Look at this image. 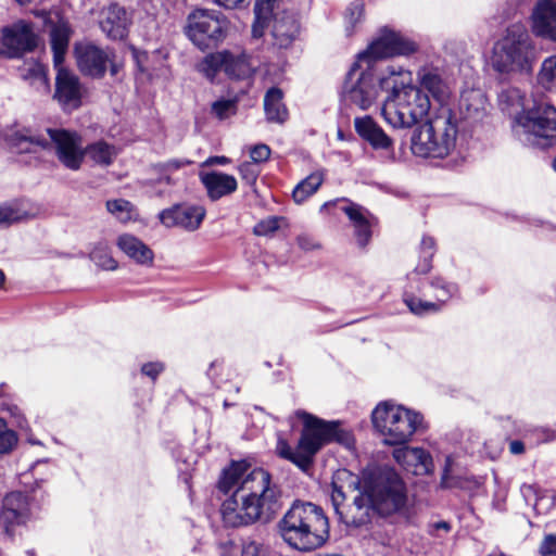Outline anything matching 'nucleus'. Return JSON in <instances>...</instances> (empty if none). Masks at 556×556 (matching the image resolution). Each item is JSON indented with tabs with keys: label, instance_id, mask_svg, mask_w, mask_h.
Returning <instances> with one entry per match:
<instances>
[{
	"label": "nucleus",
	"instance_id": "obj_56",
	"mask_svg": "<svg viewBox=\"0 0 556 556\" xmlns=\"http://www.w3.org/2000/svg\"><path fill=\"white\" fill-rule=\"evenodd\" d=\"M296 241L299 247L304 251H309L316 248L314 241L307 236H299Z\"/></svg>",
	"mask_w": 556,
	"mask_h": 556
},
{
	"label": "nucleus",
	"instance_id": "obj_38",
	"mask_svg": "<svg viewBox=\"0 0 556 556\" xmlns=\"http://www.w3.org/2000/svg\"><path fill=\"white\" fill-rule=\"evenodd\" d=\"M365 18V5L362 0L351 2L344 12V30L346 36L353 35Z\"/></svg>",
	"mask_w": 556,
	"mask_h": 556
},
{
	"label": "nucleus",
	"instance_id": "obj_26",
	"mask_svg": "<svg viewBox=\"0 0 556 556\" xmlns=\"http://www.w3.org/2000/svg\"><path fill=\"white\" fill-rule=\"evenodd\" d=\"M356 132L376 150H392L393 140L370 117H357L354 121Z\"/></svg>",
	"mask_w": 556,
	"mask_h": 556
},
{
	"label": "nucleus",
	"instance_id": "obj_39",
	"mask_svg": "<svg viewBox=\"0 0 556 556\" xmlns=\"http://www.w3.org/2000/svg\"><path fill=\"white\" fill-rule=\"evenodd\" d=\"M198 70L207 79L213 81L218 72H220V71L225 72V53H224V51L206 55L199 63Z\"/></svg>",
	"mask_w": 556,
	"mask_h": 556
},
{
	"label": "nucleus",
	"instance_id": "obj_5",
	"mask_svg": "<svg viewBox=\"0 0 556 556\" xmlns=\"http://www.w3.org/2000/svg\"><path fill=\"white\" fill-rule=\"evenodd\" d=\"M47 137L29 130L14 131L8 136L9 147L17 153H35L53 150L58 161L70 170L80 169L85 150L83 138L77 131L64 128H47Z\"/></svg>",
	"mask_w": 556,
	"mask_h": 556
},
{
	"label": "nucleus",
	"instance_id": "obj_55",
	"mask_svg": "<svg viewBox=\"0 0 556 556\" xmlns=\"http://www.w3.org/2000/svg\"><path fill=\"white\" fill-rule=\"evenodd\" d=\"M31 75L35 79L39 80L43 86H47V76L45 68L40 64H34L30 68Z\"/></svg>",
	"mask_w": 556,
	"mask_h": 556
},
{
	"label": "nucleus",
	"instance_id": "obj_58",
	"mask_svg": "<svg viewBox=\"0 0 556 556\" xmlns=\"http://www.w3.org/2000/svg\"><path fill=\"white\" fill-rule=\"evenodd\" d=\"M229 163V159L226 156H211L205 162L204 165H226Z\"/></svg>",
	"mask_w": 556,
	"mask_h": 556
},
{
	"label": "nucleus",
	"instance_id": "obj_42",
	"mask_svg": "<svg viewBox=\"0 0 556 556\" xmlns=\"http://www.w3.org/2000/svg\"><path fill=\"white\" fill-rule=\"evenodd\" d=\"M106 208L112 215L123 223L132 218L134 205L127 200H109L106 202Z\"/></svg>",
	"mask_w": 556,
	"mask_h": 556
},
{
	"label": "nucleus",
	"instance_id": "obj_28",
	"mask_svg": "<svg viewBox=\"0 0 556 556\" xmlns=\"http://www.w3.org/2000/svg\"><path fill=\"white\" fill-rule=\"evenodd\" d=\"M200 178L207 191L208 198L213 201L231 194L238 187L237 180L233 176L222 172L201 174Z\"/></svg>",
	"mask_w": 556,
	"mask_h": 556
},
{
	"label": "nucleus",
	"instance_id": "obj_61",
	"mask_svg": "<svg viewBox=\"0 0 556 556\" xmlns=\"http://www.w3.org/2000/svg\"><path fill=\"white\" fill-rule=\"evenodd\" d=\"M431 527H432V530L430 531L431 534H434V531L442 530L444 532H448L451 530V526L446 521H438V522L433 523Z\"/></svg>",
	"mask_w": 556,
	"mask_h": 556
},
{
	"label": "nucleus",
	"instance_id": "obj_40",
	"mask_svg": "<svg viewBox=\"0 0 556 556\" xmlns=\"http://www.w3.org/2000/svg\"><path fill=\"white\" fill-rule=\"evenodd\" d=\"M276 450L280 457L292 462L302 469L306 468L311 464L308 456L299 448V445L296 446V450H292L287 441L279 439Z\"/></svg>",
	"mask_w": 556,
	"mask_h": 556
},
{
	"label": "nucleus",
	"instance_id": "obj_10",
	"mask_svg": "<svg viewBox=\"0 0 556 556\" xmlns=\"http://www.w3.org/2000/svg\"><path fill=\"white\" fill-rule=\"evenodd\" d=\"M372 424L388 445L407 443L421 427L422 416L390 401L382 402L372 412Z\"/></svg>",
	"mask_w": 556,
	"mask_h": 556
},
{
	"label": "nucleus",
	"instance_id": "obj_43",
	"mask_svg": "<svg viewBox=\"0 0 556 556\" xmlns=\"http://www.w3.org/2000/svg\"><path fill=\"white\" fill-rule=\"evenodd\" d=\"M211 113L218 119H226L237 113V101L219 99L212 103Z\"/></svg>",
	"mask_w": 556,
	"mask_h": 556
},
{
	"label": "nucleus",
	"instance_id": "obj_64",
	"mask_svg": "<svg viewBox=\"0 0 556 556\" xmlns=\"http://www.w3.org/2000/svg\"><path fill=\"white\" fill-rule=\"evenodd\" d=\"M3 280H4V275H3V273L0 270V286L2 285Z\"/></svg>",
	"mask_w": 556,
	"mask_h": 556
},
{
	"label": "nucleus",
	"instance_id": "obj_36",
	"mask_svg": "<svg viewBox=\"0 0 556 556\" xmlns=\"http://www.w3.org/2000/svg\"><path fill=\"white\" fill-rule=\"evenodd\" d=\"M325 179L324 170H316L301 180L293 189L292 197L295 203L301 204L313 195Z\"/></svg>",
	"mask_w": 556,
	"mask_h": 556
},
{
	"label": "nucleus",
	"instance_id": "obj_54",
	"mask_svg": "<svg viewBox=\"0 0 556 556\" xmlns=\"http://www.w3.org/2000/svg\"><path fill=\"white\" fill-rule=\"evenodd\" d=\"M163 369L164 367L161 363H148L141 367L142 374L153 380L163 371Z\"/></svg>",
	"mask_w": 556,
	"mask_h": 556
},
{
	"label": "nucleus",
	"instance_id": "obj_47",
	"mask_svg": "<svg viewBox=\"0 0 556 556\" xmlns=\"http://www.w3.org/2000/svg\"><path fill=\"white\" fill-rule=\"evenodd\" d=\"M280 226V218L278 217H268L261 222H258L254 226V233L256 236H268L274 233Z\"/></svg>",
	"mask_w": 556,
	"mask_h": 556
},
{
	"label": "nucleus",
	"instance_id": "obj_35",
	"mask_svg": "<svg viewBox=\"0 0 556 556\" xmlns=\"http://www.w3.org/2000/svg\"><path fill=\"white\" fill-rule=\"evenodd\" d=\"M33 216L26 207V202L16 200L0 205V227H9Z\"/></svg>",
	"mask_w": 556,
	"mask_h": 556
},
{
	"label": "nucleus",
	"instance_id": "obj_25",
	"mask_svg": "<svg viewBox=\"0 0 556 556\" xmlns=\"http://www.w3.org/2000/svg\"><path fill=\"white\" fill-rule=\"evenodd\" d=\"M420 89L428 91L434 100L443 103L451 96L448 83L442 77L438 68L424 66L417 72Z\"/></svg>",
	"mask_w": 556,
	"mask_h": 556
},
{
	"label": "nucleus",
	"instance_id": "obj_16",
	"mask_svg": "<svg viewBox=\"0 0 556 556\" xmlns=\"http://www.w3.org/2000/svg\"><path fill=\"white\" fill-rule=\"evenodd\" d=\"M39 505L35 496H28L22 492H11L2 503L1 520L9 527L20 526L30 520L38 511Z\"/></svg>",
	"mask_w": 556,
	"mask_h": 556
},
{
	"label": "nucleus",
	"instance_id": "obj_27",
	"mask_svg": "<svg viewBox=\"0 0 556 556\" xmlns=\"http://www.w3.org/2000/svg\"><path fill=\"white\" fill-rule=\"evenodd\" d=\"M300 24L296 16L290 12L276 13L273 24V36L276 45L287 48L296 38Z\"/></svg>",
	"mask_w": 556,
	"mask_h": 556
},
{
	"label": "nucleus",
	"instance_id": "obj_29",
	"mask_svg": "<svg viewBox=\"0 0 556 556\" xmlns=\"http://www.w3.org/2000/svg\"><path fill=\"white\" fill-rule=\"evenodd\" d=\"M116 244L129 258L140 265H152L153 251L139 238L124 233L117 238Z\"/></svg>",
	"mask_w": 556,
	"mask_h": 556
},
{
	"label": "nucleus",
	"instance_id": "obj_13",
	"mask_svg": "<svg viewBox=\"0 0 556 556\" xmlns=\"http://www.w3.org/2000/svg\"><path fill=\"white\" fill-rule=\"evenodd\" d=\"M417 49L416 42L399 31L384 27L380 29L368 48L358 54L357 60L359 63L371 66L374 61L395 55H408L416 52Z\"/></svg>",
	"mask_w": 556,
	"mask_h": 556
},
{
	"label": "nucleus",
	"instance_id": "obj_7",
	"mask_svg": "<svg viewBox=\"0 0 556 556\" xmlns=\"http://www.w3.org/2000/svg\"><path fill=\"white\" fill-rule=\"evenodd\" d=\"M434 240L431 237H424L420 244V262L414 273L408 276L410 286L405 290L403 301L409 311L415 315H426L438 312L442 304L447 302L457 292L456 285L445 281L441 277L433 278L428 285H424L420 293L422 296L432 295L437 302L425 301L413 292L412 282L419 274H427L431 269V260L434 255Z\"/></svg>",
	"mask_w": 556,
	"mask_h": 556
},
{
	"label": "nucleus",
	"instance_id": "obj_2",
	"mask_svg": "<svg viewBox=\"0 0 556 556\" xmlns=\"http://www.w3.org/2000/svg\"><path fill=\"white\" fill-rule=\"evenodd\" d=\"M218 489L232 495L220 508L226 527L240 528L269 519L279 509L281 490L264 468H251L245 462H233L218 481Z\"/></svg>",
	"mask_w": 556,
	"mask_h": 556
},
{
	"label": "nucleus",
	"instance_id": "obj_57",
	"mask_svg": "<svg viewBox=\"0 0 556 556\" xmlns=\"http://www.w3.org/2000/svg\"><path fill=\"white\" fill-rule=\"evenodd\" d=\"M10 412H11L12 416L15 418V424L17 427H20L22 429L27 427V422H26L24 416L22 415V413L20 412V409L16 406L10 408Z\"/></svg>",
	"mask_w": 556,
	"mask_h": 556
},
{
	"label": "nucleus",
	"instance_id": "obj_34",
	"mask_svg": "<svg viewBox=\"0 0 556 556\" xmlns=\"http://www.w3.org/2000/svg\"><path fill=\"white\" fill-rule=\"evenodd\" d=\"M84 150L86 151L85 156L104 167L110 166L117 155L116 148L102 140L88 144Z\"/></svg>",
	"mask_w": 556,
	"mask_h": 556
},
{
	"label": "nucleus",
	"instance_id": "obj_18",
	"mask_svg": "<svg viewBox=\"0 0 556 556\" xmlns=\"http://www.w3.org/2000/svg\"><path fill=\"white\" fill-rule=\"evenodd\" d=\"M76 59L79 70L91 77H102L109 65L112 75H116L118 72V66L113 63L112 54L94 45L78 46Z\"/></svg>",
	"mask_w": 556,
	"mask_h": 556
},
{
	"label": "nucleus",
	"instance_id": "obj_12",
	"mask_svg": "<svg viewBox=\"0 0 556 556\" xmlns=\"http://www.w3.org/2000/svg\"><path fill=\"white\" fill-rule=\"evenodd\" d=\"M380 79L375 76L371 66L357 61L348 73L342 91L343 101L362 110L369 109L382 89Z\"/></svg>",
	"mask_w": 556,
	"mask_h": 556
},
{
	"label": "nucleus",
	"instance_id": "obj_1",
	"mask_svg": "<svg viewBox=\"0 0 556 556\" xmlns=\"http://www.w3.org/2000/svg\"><path fill=\"white\" fill-rule=\"evenodd\" d=\"M330 501L339 519L348 527H367L376 517L402 514L407 507V490L390 467L367 468L359 478L338 471L331 482Z\"/></svg>",
	"mask_w": 556,
	"mask_h": 556
},
{
	"label": "nucleus",
	"instance_id": "obj_19",
	"mask_svg": "<svg viewBox=\"0 0 556 556\" xmlns=\"http://www.w3.org/2000/svg\"><path fill=\"white\" fill-rule=\"evenodd\" d=\"M36 45L37 39L30 26L24 22H18L3 29L0 55L18 58L25 52L31 51Z\"/></svg>",
	"mask_w": 556,
	"mask_h": 556
},
{
	"label": "nucleus",
	"instance_id": "obj_31",
	"mask_svg": "<svg viewBox=\"0 0 556 556\" xmlns=\"http://www.w3.org/2000/svg\"><path fill=\"white\" fill-rule=\"evenodd\" d=\"M225 53V74L232 79H248L255 70L254 63L245 53Z\"/></svg>",
	"mask_w": 556,
	"mask_h": 556
},
{
	"label": "nucleus",
	"instance_id": "obj_33",
	"mask_svg": "<svg viewBox=\"0 0 556 556\" xmlns=\"http://www.w3.org/2000/svg\"><path fill=\"white\" fill-rule=\"evenodd\" d=\"M277 0H256L254 5V23L252 25V36L261 38L268 27L269 21L274 14Z\"/></svg>",
	"mask_w": 556,
	"mask_h": 556
},
{
	"label": "nucleus",
	"instance_id": "obj_24",
	"mask_svg": "<svg viewBox=\"0 0 556 556\" xmlns=\"http://www.w3.org/2000/svg\"><path fill=\"white\" fill-rule=\"evenodd\" d=\"M486 111V97L480 89H467L460 94L458 103V122L462 119L472 125L482 119Z\"/></svg>",
	"mask_w": 556,
	"mask_h": 556
},
{
	"label": "nucleus",
	"instance_id": "obj_20",
	"mask_svg": "<svg viewBox=\"0 0 556 556\" xmlns=\"http://www.w3.org/2000/svg\"><path fill=\"white\" fill-rule=\"evenodd\" d=\"M205 215L206 210L202 205L181 204L163 210L159 218L167 228L179 227L187 231H194L199 229Z\"/></svg>",
	"mask_w": 556,
	"mask_h": 556
},
{
	"label": "nucleus",
	"instance_id": "obj_46",
	"mask_svg": "<svg viewBox=\"0 0 556 556\" xmlns=\"http://www.w3.org/2000/svg\"><path fill=\"white\" fill-rule=\"evenodd\" d=\"M15 443V433L8 429L5 421L0 418V454L11 451Z\"/></svg>",
	"mask_w": 556,
	"mask_h": 556
},
{
	"label": "nucleus",
	"instance_id": "obj_53",
	"mask_svg": "<svg viewBox=\"0 0 556 556\" xmlns=\"http://www.w3.org/2000/svg\"><path fill=\"white\" fill-rule=\"evenodd\" d=\"M540 553L542 556L556 555V534H547L540 545Z\"/></svg>",
	"mask_w": 556,
	"mask_h": 556
},
{
	"label": "nucleus",
	"instance_id": "obj_11",
	"mask_svg": "<svg viewBox=\"0 0 556 556\" xmlns=\"http://www.w3.org/2000/svg\"><path fill=\"white\" fill-rule=\"evenodd\" d=\"M293 418L302 421L303 429L299 440V448L308 456L311 462L325 444L336 441L350 447L353 443L351 433L341 429L337 422L325 421L305 410H296L290 417V421Z\"/></svg>",
	"mask_w": 556,
	"mask_h": 556
},
{
	"label": "nucleus",
	"instance_id": "obj_62",
	"mask_svg": "<svg viewBox=\"0 0 556 556\" xmlns=\"http://www.w3.org/2000/svg\"><path fill=\"white\" fill-rule=\"evenodd\" d=\"M450 466V457H447L446 459V466H445V469H444V473L442 476V485L443 486H450V483L447 481V467Z\"/></svg>",
	"mask_w": 556,
	"mask_h": 556
},
{
	"label": "nucleus",
	"instance_id": "obj_52",
	"mask_svg": "<svg viewBox=\"0 0 556 556\" xmlns=\"http://www.w3.org/2000/svg\"><path fill=\"white\" fill-rule=\"evenodd\" d=\"M536 444L548 443L556 440V431L547 428L534 429L531 433Z\"/></svg>",
	"mask_w": 556,
	"mask_h": 556
},
{
	"label": "nucleus",
	"instance_id": "obj_60",
	"mask_svg": "<svg viewBox=\"0 0 556 556\" xmlns=\"http://www.w3.org/2000/svg\"><path fill=\"white\" fill-rule=\"evenodd\" d=\"M244 0H215V2L226 9L238 8Z\"/></svg>",
	"mask_w": 556,
	"mask_h": 556
},
{
	"label": "nucleus",
	"instance_id": "obj_21",
	"mask_svg": "<svg viewBox=\"0 0 556 556\" xmlns=\"http://www.w3.org/2000/svg\"><path fill=\"white\" fill-rule=\"evenodd\" d=\"M55 68L58 75L54 97L64 110L79 108L81 104V87L78 77L63 68L62 65Z\"/></svg>",
	"mask_w": 556,
	"mask_h": 556
},
{
	"label": "nucleus",
	"instance_id": "obj_22",
	"mask_svg": "<svg viewBox=\"0 0 556 556\" xmlns=\"http://www.w3.org/2000/svg\"><path fill=\"white\" fill-rule=\"evenodd\" d=\"M393 457L407 472L415 476L429 475L433 471L431 455L420 447H400L394 450Z\"/></svg>",
	"mask_w": 556,
	"mask_h": 556
},
{
	"label": "nucleus",
	"instance_id": "obj_59",
	"mask_svg": "<svg viewBox=\"0 0 556 556\" xmlns=\"http://www.w3.org/2000/svg\"><path fill=\"white\" fill-rule=\"evenodd\" d=\"M509 451L511 454L519 455L525 452V444L519 440H514L509 443Z\"/></svg>",
	"mask_w": 556,
	"mask_h": 556
},
{
	"label": "nucleus",
	"instance_id": "obj_14",
	"mask_svg": "<svg viewBox=\"0 0 556 556\" xmlns=\"http://www.w3.org/2000/svg\"><path fill=\"white\" fill-rule=\"evenodd\" d=\"M226 21L212 10L198 9L188 16L187 36L200 49L216 45L224 38Z\"/></svg>",
	"mask_w": 556,
	"mask_h": 556
},
{
	"label": "nucleus",
	"instance_id": "obj_45",
	"mask_svg": "<svg viewBox=\"0 0 556 556\" xmlns=\"http://www.w3.org/2000/svg\"><path fill=\"white\" fill-rule=\"evenodd\" d=\"M238 170L242 180L249 186L255 185L261 173L260 166L252 161L240 164Z\"/></svg>",
	"mask_w": 556,
	"mask_h": 556
},
{
	"label": "nucleus",
	"instance_id": "obj_44",
	"mask_svg": "<svg viewBox=\"0 0 556 556\" xmlns=\"http://www.w3.org/2000/svg\"><path fill=\"white\" fill-rule=\"evenodd\" d=\"M521 493L525 497V500L530 503L533 501V507L538 510L541 509V506L542 508L544 509H548L549 507H552L554 505V497H551L548 498V503L547 505H543V497L539 496V490L535 485L533 484H523L521 486Z\"/></svg>",
	"mask_w": 556,
	"mask_h": 556
},
{
	"label": "nucleus",
	"instance_id": "obj_9",
	"mask_svg": "<svg viewBox=\"0 0 556 556\" xmlns=\"http://www.w3.org/2000/svg\"><path fill=\"white\" fill-rule=\"evenodd\" d=\"M513 130L528 146L547 148L556 144V108L540 102L523 109L515 116Z\"/></svg>",
	"mask_w": 556,
	"mask_h": 556
},
{
	"label": "nucleus",
	"instance_id": "obj_3",
	"mask_svg": "<svg viewBox=\"0 0 556 556\" xmlns=\"http://www.w3.org/2000/svg\"><path fill=\"white\" fill-rule=\"evenodd\" d=\"M412 72L397 64L388 65L381 76V88H391L382 104L384 121L393 128H412L429 114L427 93L412 85Z\"/></svg>",
	"mask_w": 556,
	"mask_h": 556
},
{
	"label": "nucleus",
	"instance_id": "obj_37",
	"mask_svg": "<svg viewBox=\"0 0 556 556\" xmlns=\"http://www.w3.org/2000/svg\"><path fill=\"white\" fill-rule=\"evenodd\" d=\"M536 81L544 90L556 92V54L543 60Z\"/></svg>",
	"mask_w": 556,
	"mask_h": 556
},
{
	"label": "nucleus",
	"instance_id": "obj_41",
	"mask_svg": "<svg viewBox=\"0 0 556 556\" xmlns=\"http://www.w3.org/2000/svg\"><path fill=\"white\" fill-rule=\"evenodd\" d=\"M89 256L102 269L114 270L117 268V262L111 255L110 249L105 243L100 242L94 245Z\"/></svg>",
	"mask_w": 556,
	"mask_h": 556
},
{
	"label": "nucleus",
	"instance_id": "obj_23",
	"mask_svg": "<svg viewBox=\"0 0 556 556\" xmlns=\"http://www.w3.org/2000/svg\"><path fill=\"white\" fill-rule=\"evenodd\" d=\"M532 30L539 37L556 41V2L538 1L532 13Z\"/></svg>",
	"mask_w": 556,
	"mask_h": 556
},
{
	"label": "nucleus",
	"instance_id": "obj_51",
	"mask_svg": "<svg viewBox=\"0 0 556 556\" xmlns=\"http://www.w3.org/2000/svg\"><path fill=\"white\" fill-rule=\"evenodd\" d=\"M241 556H266V551L261 543L249 540L242 544Z\"/></svg>",
	"mask_w": 556,
	"mask_h": 556
},
{
	"label": "nucleus",
	"instance_id": "obj_15",
	"mask_svg": "<svg viewBox=\"0 0 556 556\" xmlns=\"http://www.w3.org/2000/svg\"><path fill=\"white\" fill-rule=\"evenodd\" d=\"M340 203L342 205L339 208L349 217L357 244L361 248L366 247L371 238V229L376 222L375 217L367 208L348 199L326 202L321 205L320 212L331 206H337Z\"/></svg>",
	"mask_w": 556,
	"mask_h": 556
},
{
	"label": "nucleus",
	"instance_id": "obj_63",
	"mask_svg": "<svg viewBox=\"0 0 556 556\" xmlns=\"http://www.w3.org/2000/svg\"><path fill=\"white\" fill-rule=\"evenodd\" d=\"M17 3L24 5L30 3L33 0H15Z\"/></svg>",
	"mask_w": 556,
	"mask_h": 556
},
{
	"label": "nucleus",
	"instance_id": "obj_17",
	"mask_svg": "<svg viewBox=\"0 0 556 556\" xmlns=\"http://www.w3.org/2000/svg\"><path fill=\"white\" fill-rule=\"evenodd\" d=\"M98 24L108 38L123 40L129 33L131 15L119 3L110 2L99 10Z\"/></svg>",
	"mask_w": 556,
	"mask_h": 556
},
{
	"label": "nucleus",
	"instance_id": "obj_49",
	"mask_svg": "<svg viewBox=\"0 0 556 556\" xmlns=\"http://www.w3.org/2000/svg\"><path fill=\"white\" fill-rule=\"evenodd\" d=\"M523 94L517 88H509L503 90L500 94V102L507 103L508 106L521 105Z\"/></svg>",
	"mask_w": 556,
	"mask_h": 556
},
{
	"label": "nucleus",
	"instance_id": "obj_30",
	"mask_svg": "<svg viewBox=\"0 0 556 556\" xmlns=\"http://www.w3.org/2000/svg\"><path fill=\"white\" fill-rule=\"evenodd\" d=\"M264 112L270 123L283 124L288 117V109L283 103V92L277 87L269 88L264 96Z\"/></svg>",
	"mask_w": 556,
	"mask_h": 556
},
{
	"label": "nucleus",
	"instance_id": "obj_4",
	"mask_svg": "<svg viewBox=\"0 0 556 556\" xmlns=\"http://www.w3.org/2000/svg\"><path fill=\"white\" fill-rule=\"evenodd\" d=\"M282 540L292 548L309 552L329 539V521L321 507L295 502L278 523Z\"/></svg>",
	"mask_w": 556,
	"mask_h": 556
},
{
	"label": "nucleus",
	"instance_id": "obj_8",
	"mask_svg": "<svg viewBox=\"0 0 556 556\" xmlns=\"http://www.w3.org/2000/svg\"><path fill=\"white\" fill-rule=\"evenodd\" d=\"M534 60L535 48L528 30L522 25L514 24L495 42L491 64L500 74L528 73Z\"/></svg>",
	"mask_w": 556,
	"mask_h": 556
},
{
	"label": "nucleus",
	"instance_id": "obj_32",
	"mask_svg": "<svg viewBox=\"0 0 556 556\" xmlns=\"http://www.w3.org/2000/svg\"><path fill=\"white\" fill-rule=\"evenodd\" d=\"M71 34V27L66 22L55 24L51 30V48L55 67H60L63 64Z\"/></svg>",
	"mask_w": 556,
	"mask_h": 556
},
{
	"label": "nucleus",
	"instance_id": "obj_6",
	"mask_svg": "<svg viewBox=\"0 0 556 556\" xmlns=\"http://www.w3.org/2000/svg\"><path fill=\"white\" fill-rule=\"evenodd\" d=\"M458 131L456 112L441 105L433 117L415 129L410 140L412 152L420 157H446L456 147Z\"/></svg>",
	"mask_w": 556,
	"mask_h": 556
},
{
	"label": "nucleus",
	"instance_id": "obj_50",
	"mask_svg": "<svg viewBox=\"0 0 556 556\" xmlns=\"http://www.w3.org/2000/svg\"><path fill=\"white\" fill-rule=\"evenodd\" d=\"M250 156L252 162L260 166L261 163L266 162L270 156V149L264 143H260L251 148Z\"/></svg>",
	"mask_w": 556,
	"mask_h": 556
},
{
	"label": "nucleus",
	"instance_id": "obj_48",
	"mask_svg": "<svg viewBox=\"0 0 556 556\" xmlns=\"http://www.w3.org/2000/svg\"><path fill=\"white\" fill-rule=\"evenodd\" d=\"M190 164L189 161L186 160H169L164 163H160L156 165V168L160 173L164 174V178L162 180L166 181L167 184H170V177L166 174L173 173L175 170H178L179 168Z\"/></svg>",
	"mask_w": 556,
	"mask_h": 556
}]
</instances>
